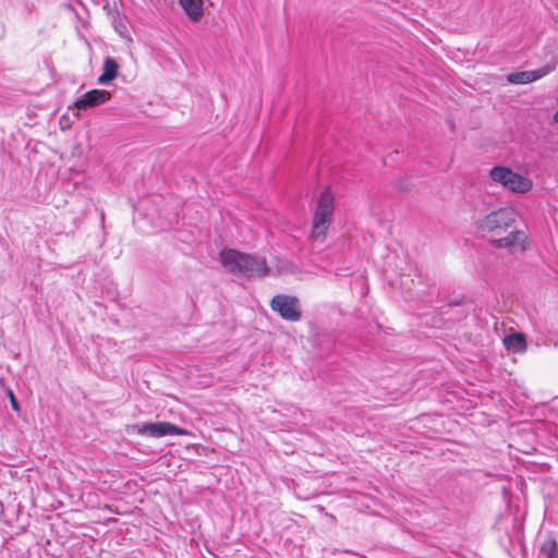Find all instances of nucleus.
Masks as SVG:
<instances>
[{
	"instance_id": "obj_3",
	"label": "nucleus",
	"mask_w": 558,
	"mask_h": 558,
	"mask_svg": "<svg viewBox=\"0 0 558 558\" xmlns=\"http://www.w3.org/2000/svg\"><path fill=\"white\" fill-rule=\"evenodd\" d=\"M518 213L512 207H504L492 211L478 221L477 228L482 232L499 233L509 228L517 220Z\"/></svg>"
},
{
	"instance_id": "obj_1",
	"label": "nucleus",
	"mask_w": 558,
	"mask_h": 558,
	"mask_svg": "<svg viewBox=\"0 0 558 558\" xmlns=\"http://www.w3.org/2000/svg\"><path fill=\"white\" fill-rule=\"evenodd\" d=\"M220 259L230 272L246 278L264 277L269 272L265 258L235 250H223L220 253Z\"/></svg>"
},
{
	"instance_id": "obj_8",
	"label": "nucleus",
	"mask_w": 558,
	"mask_h": 558,
	"mask_svg": "<svg viewBox=\"0 0 558 558\" xmlns=\"http://www.w3.org/2000/svg\"><path fill=\"white\" fill-rule=\"evenodd\" d=\"M551 66H543L537 70L515 72L509 74L507 80L511 84H527L544 77L551 72Z\"/></svg>"
},
{
	"instance_id": "obj_17",
	"label": "nucleus",
	"mask_w": 558,
	"mask_h": 558,
	"mask_svg": "<svg viewBox=\"0 0 558 558\" xmlns=\"http://www.w3.org/2000/svg\"><path fill=\"white\" fill-rule=\"evenodd\" d=\"M554 120H555L556 122H558V110L556 111V113H555V116H554Z\"/></svg>"
},
{
	"instance_id": "obj_11",
	"label": "nucleus",
	"mask_w": 558,
	"mask_h": 558,
	"mask_svg": "<svg viewBox=\"0 0 558 558\" xmlns=\"http://www.w3.org/2000/svg\"><path fill=\"white\" fill-rule=\"evenodd\" d=\"M506 189L515 193H526L532 189V181L521 174L513 172Z\"/></svg>"
},
{
	"instance_id": "obj_18",
	"label": "nucleus",
	"mask_w": 558,
	"mask_h": 558,
	"mask_svg": "<svg viewBox=\"0 0 558 558\" xmlns=\"http://www.w3.org/2000/svg\"><path fill=\"white\" fill-rule=\"evenodd\" d=\"M2 510H3V506H2V504H0V512H2Z\"/></svg>"
},
{
	"instance_id": "obj_12",
	"label": "nucleus",
	"mask_w": 558,
	"mask_h": 558,
	"mask_svg": "<svg viewBox=\"0 0 558 558\" xmlns=\"http://www.w3.org/2000/svg\"><path fill=\"white\" fill-rule=\"evenodd\" d=\"M190 19L197 21L203 15V0H179Z\"/></svg>"
},
{
	"instance_id": "obj_6",
	"label": "nucleus",
	"mask_w": 558,
	"mask_h": 558,
	"mask_svg": "<svg viewBox=\"0 0 558 558\" xmlns=\"http://www.w3.org/2000/svg\"><path fill=\"white\" fill-rule=\"evenodd\" d=\"M110 92L104 89H92L78 98L74 105L78 110H85L105 104L110 99Z\"/></svg>"
},
{
	"instance_id": "obj_13",
	"label": "nucleus",
	"mask_w": 558,
	"mask_h": 558,
	"mask_svg": "<svg viewBox=\"0 0 558 558\" xmlns=\"http://www.w3.org/2000/svg\"><path fill=\"white\" fill-rule=\"evenodd\" d=\"M490 179L506 187L508 181L513 177V171L509 168L497 166L490 170Z\"/></svg>"
},
{
	"instance_id": "obj_10",
	"label": "nucleus",
	"mask_w": 558,
	"mask_h": 558,
	"mask_svg": "<svg viewBox=\"0 0 558 558\" xmlns=\"http://www.w3.org/2000/svg\"><path fill=\"white\" fill-rule=\"evenodd\" d=\"M118 70L119 65L117 61L111 57H107L104 61L102 73L98 77V83L102 85L110 83L117 77Z\"/></svg>"
},
{
	"instance_id": "obj_2",
	"label": "nucleus",
	"mask_w": 558,
	"mask_h": 558,
	"mask_svg": "<svg viewBox=\"0 0 558 558\" xmlns=\"http://www.w3.org/2000/svg\"><path fill=\"white\" fill-rule=\"evenodd\" d=\"M335 209L333 196L329 189H325L318 196L314 208V216L312 220V230L310 240L312 242L322 243L327 236V231L332 221V214Z\"/></svg>"
},
{
	"instance_id": "obj_14",
	"label": "nucleus",
	"mask_w": 558,
	"mask_h": 558,
	"mask_svg": "<svg viewBox=\"0 0 558 558\" xmlns=\"http://www.w3.org/2000/svg\"><path fill=\"white\" fill-rule=\"evenodd\" d=\"M542 553L547 558H558V544L556 541L550 539L542 546Z\"/></svg>"
},
{
	"instance_id": "obj_9",
	"label": "nucleus",
	"mask_w": 558,
	"mask_h": 558,
	"mask_svg": "<svg viewBox=\"0 0 558 558\" xmlns=\"http://www.w3.org/2000/svg\"><path fill=\"white\" fill-rule=\"evenodd\" d=\"M505 348L512 353H523L526 351V340L523 333H511L504 338Z\"/></svg>"
},
{
	"instance_id": "obj_7",
	"label": "nucleus",
	"mask_w": 558,
	"mask_h": 558,
	"mask_svg": "<svg viewBox=\"0 0 558 558\" xmlns=\"http://www.w3.org/2000/svg\"><path fill=\"white\" fill-rule=\"evenodd\" d=\"M527 236L524 231H513L505 238L495 241L498 247L509 248L511 252H523L526 248Z\"/></svg>"
},
{
	"instance_id": "obj_16",
	"label": "nucleus",
	"mask_w": 558,
	"mask_h": 558,
	"mask_svg": "<svg viewBox=\"0 0 558 558\" xmlns=\"http://www.w3.org/2000/svg\"><path fill=\"white\" fill-rule=\"evenodd\" d=\"M546 2L558 10V0H546Z\"/></svg>"
},
{
	"instance_id": "obj_15",
	"label": "nucleus",
	"mask_w": 558,
	"mask_h": 558,
	"mask_svg": "<svg viewBox=\"0 0 558 558\" xmlns=\"http://www.w3.org/2000/svg\"><path fill=\"white\" fill-rule=\"evenodd\" d=\"M10 399H11V405L12 408L17 411L19 410V403L12 392H10Z\"/></svg>"
},
{
	"instance_id": "obj_5",
	"label": "nucleus",
	"mask_w": 558,
	"mask_h": 558,
	"mask_svg": "<svg viewBox=\"0 0 558 558\" xmlns=\"http://www.w3.org/2000/svg\"><path fill=\"white\" fill-rule=\"evenodd\" d=\"M271 308L290 322H298L302 317L299 299L288 294H277L270 303Z\"/></svg>"
},
{
	"instance_id": "obj_4",
	"label": "nucleus",
	"mask_w": 558,
	"mask_h": 558,
	"mask_svg": "<svg viewBox=\"0 0 558 558\" xmlns=\"http://www.w3.org/2000/svg\"><path fill=\"white\" fill-rule=\"evenodd\" d=\"M133 433L141 436H149L153 438H161L168 435L171 436H186L189 432L170 422H155L134 424L131 426Z\"/></svg>"
}]
</instances>
